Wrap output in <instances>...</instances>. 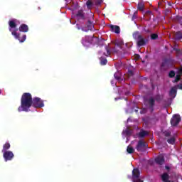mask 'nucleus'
Returning a JSON list of instances; mask_svg holds the SVG:
<instances>
[{
    "instance_id": "34",
    "label": "nucleus",
    "mask_w": 182,
    "mask_h": 182,
    "mask_svg": "<svg viewBox=\"0 0 182 182\" xmlns=\"http://www.w3.org/2000/svg\"><path fill=\"white\" fill-rule=\"evenodd\" d=\"M134 19H137V12H134L132 16V21H134Z\"/></svg>"
},
{
    "instance_id": "36",
    "label": "nucleus",
    "mask_w": 182,
    "mask_h": 182,
    "mask_svg": "<svg viewBox=\"0 0 182 182\" xmlns=\"http://www.w3.org/2000/svg\"><path fill=\"white\" fill-rule=\"evenodd\" d=\"M146 15H149V16H151V15H153V12H151V11L148 10L145 12Z\"/></svg>"
},
{
    "instance_id": "2",
    "label": "nucleus",
    "mask_w": 182,
    "mask_h": 182,
    "mask_svg": "<svg viewBox=\"0 0 182 182\" xmlns=\"http://www.w3.org/2000/svg\"><path fill=\"white\" fill-rule=\"evenodd\" d=\"M9 25L10 26L9 31L11 32V35L14 36L15 39L19 41L21 43H23L26 41V35H23L21 38V33H18V28H16V19L11 20L9 21ZM12 29H15L12 31Z\"/></svg>"
},
{
    "instance_id": "25",
    "label": "nucleus",
    "mask_w": 182,
    "mask_h": 182,
    "mask_svg": "<svg viewBox=\"0 0 182 182\" xmlns=\"http://www.w3.org/2000/svg\"><path fill=\"white\" fill-rule=\"evenodd\" d=\"M137 9L139 11L143 12V11H144V4H143V2H139L138 4Z\"/></svg>"
},
{
    "instance_id": "15",
    "label": "nucleus",
    "mask_w": 182,
    "mask_h": 182,
    "mask_svg": "<svg viewBox=\"0 0 182 182\" xmlns=\"http://www.w3.org/2000/svg\"><path fill=\"white\" fill-rule=\"evenodd\" d=\"M18 30L20 32H23L24 33H26V32H28V31H29V27L28 26V25H26L25 23H22L19 26Z\"/></svg>"
},
{
    "instance_id": "9",
    "label": "nucleus",
    "mask_w": 182,
    "mask_h": 182,
    "mask_svg": "<svg viewBox=\"0 0 182 182\" xmlns=\"http://www.w3.org/2000/svg\"><path fill=\"white\" fill-rule=\"evenodd\" d=\"M180 122H181V117H180V114H173L171 119V124L173 127L178 126Z\"/></svg>"
},
{
    "instance_id": "27",
    "label": "nucleus",
    "mask_w": 182,
    "mask_h": 182,
    "mask_svg": "<svg viewBox=\"0 0 182 182\" xmlns=\"http://www.w3.org/2000/svg\"><path fill=\"white\" fill-rule=\"evenodd\" d=\"M127 151V153H129V154H133V153H134V149L133 148V146H128Z\"/></svg>"
},
{
    "instance_id": "33",
    "label": "nucleus",
    "mask_w": 182,
    "mask_h": 182,
    "mask_svg": "<svg viewBox=\"0 0 182 182\" xmlns=\"http://www.w3.org/2000/svg\"><path fill=\"white\" fill-rule=\"evenodd\" d=\"M155 100H156V102H160V100H161V96L160 95H156Z\"/></svg>"
},
{
    "instance_id": "12",
    "label": "nucleus",
    "mask_w": 182,
    "mask_h": 182,
    "mask_svg": "<svg viewBox=\"0 0 182 182\" xmlns=\"http://www.w3.org/2000/svg\"><path fill=\"white\" fill-rule=\"evenodd\" d=\"M149 105V109L151 110V112H154V105H156V100L154 97H151L147 100Z\"/></svg>"
},
{
    "instance_id": "11",
    "label": "nucleus",
    "mask_w": 182,
    "mask_h": 182,
    "mask_svg": "<svg viewBox=\"0 0 182 182\" xmlns=\"http://www.w3.org/2000/svg\"><path fill=\"white\" fill-rule=\"evenodd\" d=\"M3 157L5 160V161H11L15 157V155L14 154V152L12 151H7L5 152H3Z\"/></svg>"
},
{
    "instance_id": "28",
    "label": "nucleus",
    "mask_w": 182,
    "mask_h": 182,
    "mask_svg": "<svg viewBox=\"0 0 182 182\" xmlns=\"http://www.w3.org/2000/svg\"><path fill=\"white\" fill-rule=\"evenodd\" d=\"M176 75H178V76H182V65H181L180 67H178L176 68Z\"/></svg>"
},
{
    "instance_id": "5",
    "label": "nucleus",
    "mask_w": 182,
    "mask_h": 182,
    "mask_svg": "<svg viewBox=\"0 0 182 182\" xmlns=\"http://www.w3.org/2000/svg\"><path fill=\"white\" fill-rule=\"evenodd\" d=\"M77 29L78 31H82V32H89V31H93L95 26H93V23L88 20L85 26H82L80 24H76Z\"/></svg>"
},
{
    "instance_id": "14",
    "label": "nucleus",
    "mask_w": 182,
    "mask_h": 182,
    "mask_svg": "<svg viewBox=\"0 0 182 182\" xmlns=\"http://www.w3.org/2000/svg\"><path fill=\"white\" fill-rule=\"evenodd\" d=\"M164 161H166V160L164 159V156L163 155H159L155 158V163L159 166H163V164H164Z\"/></svg>"
},
{
    "instance_id": "37",
    "label": "nucleus",
    "mask_w": 182,
    "mask_h": 182,
    "mask_svg": "<svg viewBox=\"0 0 182 182\" xmlns=\"http://www.w3.org/2000/svg\"><path fill=\"white\" fill-rule=\"evenodd\" d=\"M174 50L178 53V55H181V50L178 48H173Z\"/></svg>"
},
{
    "instance_id": "38",
    "label": "nucleus",
    "mask_w": 182,
    "mask_h": 182,
    "mask_svg": "<svg viewBox=\"0 0 182 182\" xmlns=\"http://www.w3.org/2000/svg\"><path fill=\"white\" fill-rule=\"evenodd\" d=\"M176 20L178 21V22H181L182 21V16H177Z\"/></svg>"
},
{
    "instance_id": "42",
    "label": "nucleus",
    "mask_w": 182,
    "mask_h": 182,
    "mask_svg": "<svg viewBox=\"0 0 182 182\" xmlns=\"http://www.w3.org/2000/svg\"><path fill=\"white\" fill-rule=\"evenodd\" d=\"M111 85H112V86H114V85H116V82H114V80H112V81H111Z\"/></svg>"
},
{
    "instance_id": "30",
    "label": "nucleus",
    "mask_w": 182,
    "mask_h": 182,
    "mask_svg": "<svg viewBox=\"0 0 182 182\" xmlns=\"http://www.w3.org/2000/svg\"><path fill=\"white\" fill-rule=\"evenodd\" d=\"M181 80V76L176 74V76L175 77V80L173 81V83H178Z\"/></svg>"
},
{
    "instance_id": "41",
    "label": "nucleus",
    "mask_w": 182,
    "mask_h": 182,
    "mask_svg": "<svg viewBox=\"0 0 182 182\" xmlns=\"http://www.w3.org/2000/svg\"><path fill=\"white\" fill-rule=\"evenodd\" d=\"M82 45H84V46H86V41L82 40Z\"/></svg>"
},
{
    "instance_id": "22",
    "label": "nucleus",
    "mask_w": 182,
    "mask_h": 182,
    "mask_svg": "<svg viewBox=\"0 0 182 182\" xmlns=\"http://www.w3.org/2000/svg\"><path fill=\"white\" fill-rule=\"evenodd\" d=\"M95 5V3H93L92 1L90 0H88L86 2V6H87V9H92V8H93V6Z\"/></svg>"
},
{
    "instance_id": "10",
    "label": "nucleus",
    "mask_w": 182,
    "mask_h": 182,
    "mask_svg": "<svg viewBox=\"0 0 182 182\" xmlns=\"http://www.w3.org/2000/svg\"><path fill=\"white\" fill-rule=\"evenodd\" d=\"M76 19L78 21H86L87 16H86V13L83 10H78L76 15Z\"/></svg>"
},
{
    "instance_id": "44",
    "label": "nucleus",
    "mask_w": 182,
    "mask_h": 182,
    "mask_svg": "<svg viewBox=\"0 0 182 182\" xmlns=\"http://www.w3.org/2000/svg\"><path fill=\"white\" fill-rule=\"evenodd\" d=\"M138 58H140V55H137Z\"/></svg>"
},
{
    "instance_id": "21",
    "label": "nucleus",
    "mask_w": 182,
    "mask_h": 182,
    "mask_svg": "<svg viewBox=\"0 0 182 182\" xmlns=\"http://www.w3.org/2000/svg\"><path fill=\"white\" fill-rule=\"evenodd\" d=\"M174 38L176 39V41H181L182 32L181 31L176 32L174 35Z\"/></svg>"
},
{
    "instance_id": "19",
    "label": "nucleus",
    "mask_w": 182,
    "mask_h": 182,
    "mask_svg": "<svg viewBox=\"0 0 182 182\" xmlns=\"http://www.w3.org/2000/svg\"><path fill=\"white\" fill-rule=\"evenodd\" d=\"M114 77L116 80H118L120 83L123 82V78H122V75L119 72H117L114 74Z\"/></svg>"
},
{
    "instance_id": "3",
    "label": "nucleus",
    "mask_w": 182,
    "mask_h": 182,
    "mask_svg": "<svg viewBox=\"0 0 182 182\" xmlns=\"http://www.w3.org/2000/svg\"><path fill=\"white\" fill-rule=\"evenodd\" d=\"M163 134L164 136V140H166L168 144H171V146H174L176 144V141H177V133L173 134L171 135V131L170 130H165L163 132Z\"/></svg>"
},
{
    "instance_id": "31",
    "label": "nucleus",
    "mask_w": 182,
    "mask_h": 182,
    "mask_svg": "<svg viewBox=\"0 0 182 182\" xmlns=\"http://www.w3.org/2000/svg\"><path fill=\"white\" fill-rule=\"evenodd\" d=\"M159 38V35H157V33H153L151 35V39H152V41H156V39H158Z\"/></svg>"
},
{
    "instance_id": "29",
    "label": "nucleus",
    "mask_w": 182,
    "mask_h": 182,
    "mask_svg": "<svg viewBox=\"0 0 182 182\" xmlns=\"http://www.w3.org/2000/svg\"><path fill=\"white\" fill-rule=\"evenodd\" d=\"M176 76V72L174 70H171L168 73V77L171 79H173V77H175Z\"/></svg>"
},
{
    "instance_id": "8",
    "label": "nucleus",
    "mask_w": 182,
    "mask_h": 182,
    "mask_svg": "<svg viewBox=\"0 0 182 182\" xmlns=\"http://www.w3.org/2000/svg\"><path fill=\"white\" fill-rule=\"evenodd\" d=\"M146 149L147 144L143 140H139L136 146V149L137 150V151L143 153L145 150H146Z\"/></svg>"
},
{
    "instance_id": "6",
    "label": "nucleus",
    "mask_w": 182,
    "mask_h": 182,
    "mask_svg": "<svg viewBox=\"0 0 182 182\" xmlns=\"http://www.w3.org/2000/svg\"><path fill=\"white\" fill-rule=\"evenodd\" d=\"M31 106L36 109H41V107H43L45 106V104L43 103V100L38 97H36L32 100Z\"/></svg>"
},
{
    "instance_id": "16",
    "label": "nucleus",
    "mask_w": 182,
    "mask_h": 182,
    "mask_svg": "<svg viewBox=\"0 0 182 182\" xmlns=\"http://www.w3.org/2000/svg\"><path fill=\"white\" fill-rule=\"evenodd\" d=\"M109 28L111 32H114V33H120V27L119 26L110 25Z\"/></svg>"
},
{
    "instance_id": "40",
    "label": "nucleus",
    "mask_w": 182,
    "mask_h": 182,
    "mask_svg": "<svg viewBox=\"0 0 182 182\" xmlns=\"http://www.w3.org/2000/svg\"><path fill=\"white\" fill-rule=\"evenodd\" d=\"M133 182H143L141 179H136L135 181H133Z\"/></svg>"
},
{
    "instance_id": "26",
    "label": "nucleus",
    "mask_w": 182,
    "mask_h": 182,
    "mask_svg": "<svg viewBox=\"0 0 182 182\" xmlns=\"http://www.w3.org/2000/svg\"><path fill=\"white\" fill-rule=\"evenodd\" d=\"M106 53H104L105 56H110V47L105 46Z\"/></svg>"
},
{
    "instance_id": "23",
    "label": "nucleus",
    "mask_w": 182,
    "mask_h": 182,
    "mask_svg": "<svg viewBox=\"0 0 182 182\" xmlns=\"http://www.w3.org/2000/svg\"><path fill=\"white\" fill-rule=\"evenodd\" d=\"M149 134V132L147 131L142 130L139 133V137H141V139H143L144 137H146Z\"/></svg>"
},
{
    "instance_id": "24",
    "label": "nucleus",
    "mask_w": 182,
    "mask_h": 182,
    "mask_svg": "<svg viewBox=\"0 0 182 182\" xmlns=\"http://www.w3.org/2000/svg\"><path fill=\"white\" fill-rule=\"evenodd\" d=\"M100 65H102V66H105V65H107V59H106L105 57H101L100 58Z\"/></svg>"
},
{
    "instance_id": "46",
    "label": "nucleus",
    "mask_w": 182,
    "mask_h": 182,
    "mask_svg": "<svg viewBox=\"0 0 182 182\" xmlns=\"http://www.w3.org/2000/svg\"><path fill=\"white\" fill-rule=\"evenodd\" d=\"M0 94H1V90H0Z\"/></svg>"
},
{
    "instance_id": "17",
    "label": "nucleus",
    "mask_w": 182,
    "mask_h": 182,
    "mask_svg": "<svg viewBox=\"0 0 182 182\" xmlns=\"http://www.w3.org/2000/svg\"><path fill=\"white\" fill-rule=\"evenodd\" d=\"M176 95H177V88L173 87L170 90L169 96L171 97H173V99H174V97H176Z\"/></svg>"
},
{
    "instance_id": "32",
    "label": "nucleus",
    "mask_w": 182,
    "mask_h": 182,
    "mask_svg": "<svg viewBox=\"0 0 182 182\" xmlns=\"http://www.w3.org/2000/svg\"><path fill=\"white\" fill-rule=\"evenodd\" d=\"M102 2H103V0H95L94 1L95 5H101Z\"/></svg>"
},
{
    "instance_id": "4",
    "label": "nucleus",
    "mask_w": 182,
    "mask_h": 182,
    "mask_svg": "<svg viewBox=\"0 0 182 182\" xmlns=\"http://www.w3.org/2000/svg\"><path fill=\"white\" fill-rule=\"evenodd\" d=\"M132 36L134 39L136 41L137 46H139V48H141V46H146L149 42V40L145 38L144 36H141L139 31L134 32L132 34Z\"/></svg>"
},
{
    "instance_id": "35",
    "label": "nucleus",
    "mask_w": 182,
    "mask_h": 182,
    "mask_svg": "<svg viewBox=\"0 0 182 182\" xmlns=\"http://www.w3.org/2000/svg\"><path fill=\"white\" fill-rule=\"evenodd\" d=\"M134 75V73L132 70H128V76H133Z\"/></svg>"
},
{
    "instance_id": "13",
    "label": "nucleus",
    "mask_w": 182,
    "mask_h": 182,
    "mask_svg": "<svg viewBox=\"0 0 182 182\" xmlns=\"http://www.w3.org/2000/svg\"><path fill=\"white\" fill-rule=\"evenodd\" d=\"M140 180V171L139 168H134L132 171V181Z\"/></svg>"
},
{
    "instance_id": "7",
    "label": "nucleus",
    "mask_w": 182,
    "mask_h": 182,
    "mask_svg": "<svg viewBox=\"0 0 182 182\" xmlns=\"http://www.w3.org/2000/svg\"><path fill=\"white\" fill-rule=\"evenodd\" d=\"M173 64L174 60L171 58H165L161 65V68H162V69H168V68H171Z\"/></svg>"
},
{
    "instance_id": "43",
    "label": "nucleus",
    "mask_w": 182,
    "mask_h": 182,
    "mask_svg": "<svg viewBox=\"0 0 182 182\" xmlns=\"http://www.w3.org/2000/svg\"><path fill=\"white\" fill-rule=\"evenodd\" d=\"M165 168H166V170H170V166H165Z\"/></svg>"
},
{
    "instance_id": "45",
    "label": "nucleus",
    "mask_w": 182,
    "mask_h": 182,
    "mask_svg": "<svg viewBox=\"0 0 182 182\" xmlns=\"http://www.w3.org/2000/svg\"><path fill=\"white\" fill-rule=\"evenodd\" d=\"M85 38H86V39H87V36H86Z\"/></svg>"
},
{
    "instance_id": "20",
    "label": "nucleus",
    "mask_w": 182,
    "mask_h": 182,
    "mask_svg": "<svg viewBox=\"0 0 182 182\" xmlns=\"http://www.w3.org/2000/svg\"><path fill=\"white\" fill-rule=\"evenodd\" d=\"M10 149H11V144H9V142H6L3 145V149L1 150V153H5V151H9L8 150H9Z\"/></svg>"
},
{
    "instance_id": "1",
    "label": "nucleus",
    "mask_w": 182,
    "mask_h": 182,
    "mask_svg": "<svg viewBox=\"0 0 182 182\" xmlns=\"http://www.w3.org/2000/svg\"><path fill=\"white\" fill-rule=\"evenodd\" d=\"M32 95L29 92H24L21 96V106L18 108V112H29L32 107Z\"/></svg>"
},
{
    "instance_id": "39",
    "label": "nucleus",
    "mask_w": 182,
    "mask_h": 182,
    "mask_svg": "<svg viewBox=\"0 0 182 182\" xmlns=\"http://www.w3.org/2000/svg\"><path fill=\"white\" fill-rule=\"evenodd\" d=\"M125 133L127 136H129V134H132V131H130V129H127L125 131Z\"/></svg>"
},
{
    "instance_id": "18",
    "label": "nucleus",
    "mask_w": 182,
    "mask_h": 182,
    "mask_svg": "<svg viewBox=\"0 0 182 182\" xmlns=\"http://www.w3.org/2000/svg\"><path fill=\"white\" fill-rule=\"evenodd\" d=\"M169 178H170V176L167 173H164L161 175V179L163 182H170V180H168Z\"/></svg>"
}]
</instances>
